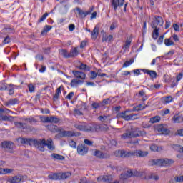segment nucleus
<instances>
[{
  "label": "nucleus",
  "mask_w": 183,
  "mask_h": 183,
  "mask_svg": "<svg viewBox=\"0 0 183 183\" xmlns=\"http://www.w3.org/2000/svg\"><path fill=\"white\" fill-rule=\"evenodd\" d=\"M18 141L20 144H24L25 145H34L35 148L39 149V151H41V152L45 151V147H46V140L45 139H36L34 138L20 137L18 139Z\"/></svg>",
  "instance_id": "f257e3e1"
},
{
  "label": "nucleus",
  "mask_w": 183,
  "mask_h": 183,
  "mask_svg": "<svg viewBox=\"0 0 183 183\" xmlns=\"http://www.w3.org/2000/svg\"><path fill=\"white\" fill-rule=\"evenodd\" d=\"M175 161L174 159H151L148 162V165L154 167V165H172Z\"/></svg>",
  "instance_id": "f03ea898"
},
{
  "label": "nucleus",
  "mask_w": 183,
  "mask_h": 183,
  "mask_svg": "<svg viewBox=\"0 0 183 183\" xmlns=\"http://www.w3.org/2000/svg\"><path fill=\"white\" fill-rule=\"evenodd\" d=\"M71 177V172H59V173H51L49 174L48 178L54 181H61L64 179H67Z\"/></svg>",
  "instance_id": "7ed1b4c3"
},
{
  "label": "nucleus",
  "mask_w": 183,
  "mask_h": 183,
  "mask_svg": "<svg viewBox=\"0 0 183 183\" xmlns=\"http://www.w3.org/2000/svg\"><path fill=\"white\" fill-rule=\"evenodd\" d=\"M1 148H4L6 152H9L10 154L14 153V149L15 148V144L12 142L4 141L1 142Z\"/></svg>",
  "instance_id": "20e7f679"
},
{
  "label": "nucleus",
  "mask_w": 183,
  "mask_h": 183,
  "mask_svg": "<svg viewBox=\"0 0 183 183\" xmlns=\"http://www.w3.org/2000/svg\"><path fill=\"white\" fill-rule=\"evenodd\" d=\"M15 127H17V128H21L24 131V132H32L35 129L32 126H29L26 124V123H22L19 122H14Z\"/></svg>",
  "instance_id": "39448f33"
},
{
  "label": "nucleus",
  "mask_w": 183,
  "mask_h": 183,
  "mask_svg": "<svg viewBox=\"0 0 183 183\" xmlns=\"http://www.w3.org/2000/svg\"><path fill=\"white\" fill-rule=\"evenodd\" d=\"M124 2H125V0H111L110 5L112 8H113L114 11H115L116 12L118 8L124 6Z\"/></svg>",
  "instance_id": "423d86ee"
},
{
  "label": "nucleus",
  "mask_w": 183,
  "mask_h": 183,
  "mask_svg": "<svg viewBox=\"0 0 183 183\" xmlns=\"http://www.w3.org/2000/svg\"><path fill=\"white\" fill-rule=\"evenodd\" d=\"M156 131L160 132V134H163L164 135H168L170 131L168 129V126L167 124H159L155 127Z\"/></svg>",
  "instance_id": "0eeeda50"
},
{
  "label": "nucleus",
  "mask_w": 183,
  "mask_h": 183,
  "mask_svg": "<svg viewBox=\"0 0 183 183\" xmlns=\"http://www.w3.org/2000/svg\"><path fill=\"white\" fill-rule=\"evenodd\" d=\"M130 130V135L132 138H137L138 137H144V135H146L145 131H140L138 129H129Z\"/></svg>",
  "instance_id": "6e6552de"
},
{
  "label": "nucleus",
  "mask_w": 183,
  "mask_h": 183,
  "mask_svg": "<svg viewBox=\"0 0 183 183\" xmlns=\"http://www.w3.org/2000/svg\"><path fill=\"white\" fill-rule=\"evenodd\" d=\"M118 154L121 158H129V157H135V151L127 152L125 150H120Z\"/></svg>",
  "instance_id": "1a4fd4ad"
},
{
  "label": "nucleus",
  "mask_w": 183,
  "mask_h": 183,
  "mask_svg": "<svg viewBox=\"0 0 183 183\" xmlns=\"http://www.w3.org/2000/svg\"><path fill=\"white\" fill-rule=\"evenodd\" d=\"M119 118H122L124 121H131L134 118V114H129L128 110L118 114Z\"/></svg>",
  "instance_id": "9d476101"
},
{
  "label": "nucleus",
  "mask_w": 183,
  "mask_h": 183,
  "mask_svg": "<svg viewBox=\"0 0 183 183\" xmlns=\"http://www.w3.org/2000/svg\"><path fill=\"white\" fill-rule=\"evenodd\" d=\"M61 121V119L56 116H50L44 118V122H47L50 124H58Z\"/></svg>",
  "instance_id": "9b49d317"
},
{
  "label": "nucleus",
  "mask_w": 183,
  "mask_h": 183,
  "mask_svg": "<svg viewBox=\"0 0 183 183\" xmlns=\"http://www.w3.org/2000/svg\"><path fill=\"white\" fill-rule=\"evenodd\" d=\"M77 152L79 155H85L88 154V147L84 144H79L77 146Z\"/></svg>",
  "instance_id": "f8f14e48"
},
{
  "label": "nucleus",
  "mask_w": 183,
  "mask_h": 183,
  "mask_svg": "<svg viewBox=\"0 0 183 183\" xmlns=\"http://www.w3.org/2000/svg\"><path fill=\"white\" fill-rule=\"evenodd\" d=\"M77 12H79V15L80 18H85L87 15H89L94 11V8L89 9L88 11H84V10H81L79 8L76 9Z\"/></svg>",
  "instance_id": "ddd939ff"
},
{
  "label": "nucleus",
  "mask_w": 183,
  "mask_h": 183,
  "mask_svg": "<svg viewBox=\"0 0 183 183\" xmlns=\"http://www.w3.org/2000/svg\"><path fill=\"white\" fill-rule=\"evenodd\" d=\"M72 74H73V75H74L75 77H76V79H83L84 80V79H85V78H86V74H85V73H84L82 71L73 70Z\"/></svg>",
  "instance_id": "4468645a"
},
{
  "label": "nucleus",
  "mask_w": 183,
  "mask_h": 183,
  "mask_svg": "<svg viewBox=\"0 0 183 183\" xmlns=\"http://www.w3.org/2000/svg\"><path fill=\"white\" fill-rule=\"evenodd\" d=\"M134 157L144 158L148 157V151H142L141 149L134 150Z\"/></svg>",
  "instance_id": "2eb2a0df"
},
{
  "label": "nucleus",
  "mask_w": 183,
  "mask_h": 183,
  "mask_svg": "<svg viewBox=\"0 0 183 183\" xmlns=\"http://www.w3.org/2000/svg\"><path fill=\"white\" fill-rule=\"evenodd\" d=\"M98 182H101V181H103V182H111L112 181V175H104L100 176L97 178Z\"/></svg>",
  "instance_id": "dca6fc26"
},
{
  "label": "nucleus",
  "mask_w": 183,
  "mask_h": 183,
  "mask_svg": "<svg viewBox=\"0 0 183 183\" xmlns=\"http://www.w3.org/2000/svg\"><path fill=\"white\" fill-rule=\"evenodd\" d=\"M75 128L79 129V131H85L86 132H89V125L86 124H75Z\"/></svg>",
  "instance_id": "f3484780"
},
{
  "label": "nucleus",
  "mask_w": 183,
  "mask_h": 183,
  "mask_svg": "<svg viewBox=\"0 0 183 183\" xmlns=\"http://www.w3.org/2000/svg\"><path fill=\"white\" fill-rule=\"evenodd\" d=\"M22 181V176L16 175L8 179L9 183H19Z\"/></svg>",
  "instance_id": "a211bd4d"
},
{
  "label": "nucleus",
  "mask_w": 183,
  "mask_h": 183,
  "mask_svg": "<svg viewBox=\"0 0 183 183\" xmlns=\"http://www.w3.org/2000/svg\"><path fill=\"white\" fill-rule=\"evenodd\" d=\"M60 137H75V132H74L73 131H66L64 130L62 132H60L59 133Z\"/></svg>",
  "instance_id": "6ab92c4d"
},
{
  "label": "nucleus",
  "mask_w": 183,
  "mask_h": 183,
  "mask_svg": "<svg viewBox=\"0 0 183 183\" xmlns=\"http://www.w3.org/2000/svg\"><path fill=\"white\" fill-rule=\"evenodd\" d=\"M142 71L144 74H147V75H149L150 78H152V79H154V78H157V72L155 71L148 70L145 69H142Z\"/></svg>",
  "instance_id": "aec40b11"
},
{
  "label": "nucleus",
  "mask_w": 183,
  "mask_h": 183,
  "mask_svg": "<svg viewBox=\"0 0 183 183\" xmlns=\"http://www.w3.org/2000/svg\"><path fill=\"white\" fill-rule=\"evenodd\" d=\"M47 129L51 131V132H61V129L58 127V126L54 124H49L46 126Z\"/></svg>",
  "instance_id": "412c9836"
},
{
  "label": "nucleus",
  "mask_w": 183,
  "mask_h": 183,
  "mask_svg": "<svg viewBox=\"0 0 183 183\" xmlns=\"http://www.w3.org/2000/svg\"><path fill=\"white\" fill-rule=\"evenodd\" d=\"M81 84H84L83 80H79L78 79H73L70 84L72 88H76V86H78V85H81Z\"/></svg>",
  "instance_id": "4be33fe9"
},
{
  "label": "nucleus",
  "mask_w": 183,
  "mask_h": 183,
  "mask_svg": "<svg viewBox=\"0 0 183 183\" xmlns=\"http://www.w3.org/2000/svg\"><path fill=\"white\" fill-rule=\"evenodd\" d=\"M172 101H174V98H172L171 96L163 97L161 98L162 104H169L170 102H172Z\"/></svg>",
  "instance_id": "5701e85b"
},
{
  "label": "nucleus",
  "mask_w": 183,
  "mask_h": 183,
  "mask_svg": "<svg viewBox=\"0 0 183 183\" xmlns=\"http://www.w3.org/2000/svg\"><path fill=\"white\" fill-rule=\"evenodd\" d=\"M46 147H47L48 149H50V151H54V149H55V145H54L52 139H48L47 142L46 141Z\"/></svg>",
  "instance_id": "b1692460"
},
{
  "label": "nucleus",
  "mask_w": 183,
  "mask_h": 183,
  "mask_svg": "<svg viewBox=\"0 0 183 183\" xmlns=\"http://www.w3.org/2000/svg\"><path fill=\"white\" fill-rule=\"evenodd\" d=\"M101 131V125L94 124V125H89V132H95Z\"/></svg>",
  "instance_id": "393cba45"
},
{
  "label": "nucleus",
  "mask_w": 183,
  "mask_h": 183,
  "mask_svg": "<svg viewBox=\"0 0 183 183\" xmlns=\"http://www.w3.org/2000/svg\"><path fill=\"white\" fill-rule=\"evenodd\" d=\"M99 34V27H98V26H96L91 34L92 39H97V38H98Z\"/></svg>",
  "instance_id": "a878e982"
},
{
  "label": "nucleus",
  "mask_w": 183,
  "mask_h": 183,
  "mask_svg": "<svg viewBox=\"0 0 183 183\" xmlns=\"http://www.w3.org/2000/svg\"><path fill=\"white\" fill-rule=\"evenodd\" d=\"M94 157L97 158L104 159L107 158V154H104L101 150L96 149L94 152Z\"/></svg>",
  "instance_id": "bb28decb"
},
{
  "label": "nucleus",
  "mask_w": 183,
  "mask_h": 183,
  "mask_svg": "<svg viewBox=\"0 0 183 183\" xmlns=\"http://www.w3.org/2000/svg\"><path fill=\"white\" fill-rule=\"evenodd\" d=\"M15 104H18V99H10L9 101L4 102L5 107H9V105H15Z\"/></svg>",
  "instance_id": "cd10ccee"
},
{
  "label": "nucleus",
  "mask_w": 183,
  "mask_h": 183,
  "mask_svg": "<svg viewBox=\"0 0 183 183\" xmlns=\"http://www.w3.org/2000/svg\"><path fill=\"white\" fill-rule=\"evenodd\" d=\"M51 157L53 158L54 160H58V161H64L65 159V157L58 154L56 153H53L51 154Z\"/></svg>",
  "instance_id": "c85d7f7f"
},
{
  "label": "nucleus",
  "mask_w": 183,
  "mask_h": 183,
  "mask_svg": "<svg viewBox=\"0 0 183 183\" xmlns=\"http://www.w3.org/2000/svg\"><path fill=\"white\" fill-rule=\"evenodd\" d=\"M21 121H23V122H29L30 124H36V122H38L37 119L34 117L23 118Z\"/></svg>",
  "instance_id": "c756f323"
},
{
  "label": "nucleus",
  "mask_w": 183,
  "mask_h": 183,
  "mask_svg": "<svg viewBox=\"0 0 183 183\" xmlns=\"http://www.w3.org/2000/svg\"><path fill=\"white\" fill-rule=\"evenodd\" d=\"M61 89H62V86L57 88V89L56 90V93L53 97V101H56L59 98V95H61Z\"/></svg>",
  "instance_id": "7c9ffc66"
},
{
  "label": "nucleus",
  "mask_w": 183,
  "mask_h": 183,
  "mask_svg": "<svg viewBox=\"0 0 183 183\" xmlns=\"http://www.w3.org/2000/svg\"><path fill=\"white\" fill-rule=\"evenodd\" d=\"M172 119L175 124H179V122H182V115L176 114Z\"/></svg>",
  "instance_id": "2f4dec72"
},
{
  "label": "nucleus",
  "mask_w": 183,
  "mask_h": 183,
  "mask_svg": "<svg viewBox=\"0 0 183 183\" xmlns=\"http://www.w3.org/2000/svg\"><path fill=\"white\" fill-rule=\"evenodd\" d=\"M121 138L122 139H128L129 138H132L130 130L129 129L126 130L125 133L121 135Z\"/></svg>",
  "instance_id": "473e14b6"
},
{
  "label": "nucleus",
  "mask_w": 183,
  "mask_h": 183,
  "mask_svg": "<svg viewBox=\"0 0 183 183\" xmlns=\"http://www.w3.org/2000/svg\"><path fill=\"white\" fill-rule=\"evenodd\" d=\"M154 19L156 20L159 26H162V25H164V19H162V17L159 16H155Z\"/></svg>",
  "instance_id": "72a5a7b5"
},
{
  "label": "nucleus",
  "mask_w": 183,
  "mask_h": 183,
  "mask_svg": "<svg viewBox=\"0 0 183 183\" xmlns=\"http://www.w3.org/2000/svg\"><path fill=\"white\" fill-rule=\"evenodd\" d=\"M78 54H79L78 51V49L75 47L69 52V56L70 58H74L75 56H77Z\"/></svg>",
  "instance_id": "f704fd0d"
},
{
  "label": "nucleus",
  "mask_w": 183,
  "mask_h": 183,
  "mask_svg": "<svg viewBox=\"0 0 183 183\" xmlns=\"http://www.w3.org/2000/svg\"><path fill=\"white\" fill-rule=\"evenodd\" d=\"M142 97V101H147L148 99V97H147V94H145V92L144 90H141L139 92V98Z\"/></svg>",
  "instance_id": "c9c22d12"
},
{
  "label": "nucleus",
  "mask_w": 183,
  "mask_h": 183,
  "mask_svg": "<svg viewBox=\"0 0 183 183\" xmlns=\"http://www.w3.org/2000/svg\"><path fill=\"white\" fill-rule=\"evenodd\" d=\"M150 149H151V151H154V152H159L162 151V149L161 147H159L156 144H152L150 146Z\"/></svg>",
  "instance_id": "e433bc0d"
},
{
  "label": "nucleus",
  "mask_w": 183,
  "mask_h": 183,
  "mask_svg": "<svg viewBox=\"0 0 183 183\" xmlns=\"http://www.w3.org/2000/svg\"><path fill=\"white\" fill-rule=\"evenodd\" d=\"M78 68L81 71H90L89 66L84 63H80V65Z\"/></svg>",
  "instance_id": "4c0bfd02"
},
{
  "label": "nucleus",
  "mask_w": 183,
  "mask_h": 183,
  "mask_svg": "<svg viewBox=\"0 0 183 183\" xmlns=\"http://www.w3.org/2000/svg\"><path fill=\"white\" fill-rule=\"evenodd\" d=\"M159 28H156L154 29L153 33H152V38L153 39H157L158 36H159Z\"/></svg>",
  "instance_id": "58836bf2"
},
{
  "label": "nucleus",
  "mask_w": 183,
  "mask_h": 183,
  "mask_svg": "<svg viewBox=\"0 0 183 183\" xmlns=\"http://www.w3.org/2000/svg\"><path fill=\"white\" fill-rule=\"evenodd\" d=\"M131 42H132L131 38H127L125 41L124 46H123V49H128V48L131 46Z\"/></svg>",
  "instance_id": "ea45409f"
},
{
  "label": "nucleus",
  "mask_w": 183,
  "mask_h": 183,
  "mask_svg": "<svg viewBox=\"0 0 183 183\" xmlns=\"http://www.w3.org/2000/svg\"><path fill=\"white\" fill-rule=\"evenodd\" d=\"M159 121H161V117L156 116L154 117H152L150 119L149 122H150V124H155L156 122H159Z\"/></svg>",
  "instance_id": "a19ab883"
},
{
  "label": "nucleus",
  "mask_w": 183,
  "mask_h": 183,
  "mask_svg": "<svg viewBox=\"0 0 183 183\" xmlns=\"http://www.w3.org/2000/svg\"><path fill=\"white\" fill-rule=\"evenodd\" d=\"M164 45H166V46H171L172 45H175V43H174V41H172L171 39H165Z\"/></svg>",
  "instance_id": "79ce46f5"
},
{
  "label": "nucleus",
  "mask_w": 183,
  "mask_h": 183,
  "mask_svg": "<svg viewBox=\"0 0 183 183\" xmlns=\"http://www.w3.org/2000/svg\"><path fill=\"white\" fill-rule=\"evenodd\" d=\"M52 29V26L49 25H46L44 26V30L41 31V35H45L48 31H51Z\"/></svg>",
  "instance_id": "37998d69"
},
{
  "label": "nucleus",
  "mask_w": 183,
  "mask_h": 183,
  "mask_svg": "<svg viewBox=\"0 0 183 183\" xmlns=\"http://www.w3.org/2000/svg\"><path fill=\"white\" fill-rule=\"evenodd\" d=\"M133 174H126V173H122L120 175L121 179H127V178H131L132 177Z\"/></svg>",
  "instance_id": "c03bdc74"
},
{
  "label": "nucleus",
  "mask_w": 183,
  "mask_h": 183,
  "mask_svg": "<svg viewBox=\"0 0 183 183\" xmlns=\"http://www.w3.org/2000/svg\"><path fill=\"white\" fill-rule=\"evenodd\" d=\"M109 104H111V99L109 98L104 99L101 103V107H105V105H109Z\"/></svg>",
  "instance_id": "a18cd8bd"
},
{
  "label": "nucleus",
  "mask_w": 183,
  "mask_h": 183,
  "mask_svg": "<svg viewBox=\"0 0 183 183\" xmlns=\"http://www.w3.org/2000/svg\"><path fill=\"white\" fill-rule=\"evenodd\" d=\"M6 89H8L6 84L4 81L0 82V91H6Z\"/></svg>",
  "instance_id": "49530a36"
},
{
  "label": "nucleus",
  "mask_w": 183,
  "mask_h": 183,
  "mask_svg": "<svg viewBox=\"0 0 183 183\" xmlns=\"http://www.w3.org/2000/svg\"><path fill=\"white\" fill-rule=\"evenodd\" d=\"M147 106H143L142 104H139L134 107V111H142V109H145Z\"/></svg>",
  "instance_id": "de8ad7c7"
},
{
  "label": "nucleus",
  "mask_w": 183,
  "mask_h": 183,
  "mask_svg": "<svg viewBox=\"0 0 183 183\" xmlns=\"http://www.w3.org/2000/svg\"><path fill=\"white\" fill-rule=\"evenodd\" d=\"M14 117L12 116H1V121H12Z\"/></svg>",
  "instance_id": "09e8293b"
},
{
  "label": "nucleus",
  "mask_w": 183,
  "mask_h": 183,
  "mask_svg": "<svg viewBox=\"0 0 183 183\" xmlns=\"http://www.w3.org/2000/svg\"><path fill=\"white\" fill-rule=\"evenodd\" d=\"M181 145L179 144H172V148L177 151V152H180L181 151Z\"/></svg>",
  "instance_id": "8fccbe9b"
},
{
  "label": "nucleus",
  "mask_w": 183,
  "mask_h": 183,
  "mask_svg": "<svg viewBox=\"0 0 183 183\" xmlns=\"http://www.w3.org/2000/svg\"><path fill=\"white\" fill-rule=\"evenodd\" d=\"M134 59H131L130 61H127L124 64H123V67L124 68H127L128 66H129V65H131L132 64H134Z\"/></svg>",
  "instance_id": "3c124183"
},
{
  "label": "nucleus",
  "mask_w": 183,
  "mask_h": 183,
  "mask_svg": "<svg viewBox=\"0 0 183 183\" xmlns=\"http://www.w3.org/2000/svg\"><path fill=\"white\" fill-rule=\"evenodd\" d=\"M4 31L6 32V34H14L15 32V30L14 29L9 27V28H4Z\"/></svg>",
  "instance_id": "603ef678"
},
{
  "label": "nucleus",
  "mask_w": 183,
  "mask_h": 183,
  "mask_svg": "<svg viewBox=\"0 0 183 183\" xmlns=\"http://www.w3.org/2000/svg\"><path fill=\"white\" fill-rule=\"evenodd\" d=\"M99 121H101V122H107V119H108V117L107 116H99L98 117Z\"/></svg>",
  "instance_id": "864d4df0"
},
{
  "label": "nucleus",
  "mask_w": 183,
  "mask_h": 183,
  "mask_svg": "<svg viewBox=\"0 0 183 183\" xmlns=\"http://www.w3.org/2000/svg\"><path fill=\"white\" fill-rule=\"evenodd\" d=\"M61 54L63 56H64V58H70L69 53H68V51L65 49L61 50Z\"/></svg>",
  "instance_id": "5fc2aeb1"
},
{
  "label": "nucleus",
  "mask_w": 183,
  "mask_h": 183,
  "mask_svg": "<svg viewBox=\"0 0 183 183\" xmlns=\"http://www.w3.org/2000/svg\"><path fill=\"white\" fill-rule=\"evenodd\" d=\"M150 179H154L155 181H158L159 179V177L158 175L155 174L154 173H152L149 175Z\"/></svg>",
  "instance_id": "6e6d98bb"
},
{
  "label": "nucleus",
  "mask_w": 183,
  "mask_h": 183,
  "mask_svg": "<svg viewBox=\"0 0 183 183\" xmlns=\"http://www.w3.org/2000/svg\"><path fill=\"white\" fill-rule=\"evenodd\" d=\"M69 144L71 148H76V142L75 141L70 139L69 140Z\"/></svg>",
  "instance_id": "4d7b16f0"
},
{
  "label": "nucleus",
  "mask_w": 183,
  "mask_h": 183,
  "mask_svg": "<svg viewBox=\"0 0 183 183\" xmlns=\"http://www.w3.org/2000/svg\"><path fill=\"white\" fill-rule=\"evenodd\" d=\"M108 129H109V128L108 127V125L107 124H101L100 125V131H108Z\"/></svg>",
  "instance_id": "13d9d810"
},
{
  "label": "nucleus",
  "mask_w": 183,
  "mask_h": 183,
  "mask_svg": "<svg viewBox=\"0 0 183 183\" xmlns=\"http://www.w3.org/2000/svg\"><path fill=\"white\" fill-rule=\"evenodd\" d=\"M158 23L156 21L155 19H154V21H152L151 23V26L152 28H153L154 29H156V28H158Z\"/></svg>",
  "instance_id": "bf43d9fd"
},
{
  "label": "nucleus",
  "mask_w": 183,
  "mask_h": 183,
  "mask_svg": "<svg viewBox=\"0 0 183 183\" xmlns=\"http://www.w3.org/2000/svg\"><path fill=\"white\" fill-rule=\"evenodd\" d=\"M92 107L94 109H98V108H100V107H101V103L99 104V103H97V102H93L92 104Z\"/></svg>",
  "instance_id": "052dcab7"
},
{
  "label": "nucleus",
  "mask_w": 183,
  "mask_h": 183,
  "mask_svg": "<svg viewBox=\"0 0 183 183\" xmlns=\"http://www.w3.org/2000/svg\"><path fill=\"white\" fill-rule=\"evenodd\" d=\"M90 75H91V76H90L91 79H95V78H97V76H98V73H97L94 71H92L90 72Z\"/></svg>",
  "instance_id": "680f3d73"
},
{
  "label": "nucleus",
  "mask_w": 183,
  "mask_h": 183,
  "mask_svg": "<svg viewBox=\"0 0 183 183\" xmlns=\"http://www.w3.org/2000/svg\"><path fill=\"white\" fill-rule=\"evenodd\" d=\"M84 144H86V145H88L89 147H92L94 145V142L86 139H84Z\"/></svg>",
  "instance_id": "e2e57ef3"
},
{
  "label": "nucleus",
  "mask_w": 183,
  "mask_h": 183,
  "mask_svg": "<svg viewBox=\"0 0 183 183\" xmlns=\"http://www.w3.org/2000/svg\"><path fill=\"white\" fill-rule=\"evenodd\" d=\"M29 92H35V86L32 84L28 85Z\"/></svg>",
  "instance_id": "0e129e2a"
},
{
  "label": "nucleus",
  "mask_w": 183,
  "mask_h": 183,
  "mask_svg": "<svg viewBox=\"0 0 183 183\" xmlns=\"http://www.w3.org/2000/svg\"><path fill=\"white\" fill-rule=\"evenodd\" d=\"M164 38H165V36H164V35H162L159 37V39H157L158 45H161V44H162V42H164Z\"/></svg>",
  "instance_id": "69168bd1"
},
{
  "label": "nucleus",
  "mask_w": 183,
  "mask_h": 183,
  "mask_svg": "<svg viewBox=\"0 0 183 183\" xmlns=\"http://www.w3.org/2000/svg\"><path fill=\"white\" fill-rule=\"evenodd\" d=\"M14 169H3V174H11V172H13Z\"/></svg>",
  "instance_id": "338daca9"
},
{
  "label": "nucleus",
  "mask_w": 183,
  "mask_h": 183,
  "mask_svg": "<svg viewBox=\"0 0 183 183\" xmlns=\"http://www.w3.org/2000/svg\"><path fill=\"white\" fill-rule=\"evenodd\" d=\"M176 182H183V176H178L175 177Z\"/></svg>",
  "instance_id": "774afa93"
}]
</instances>
